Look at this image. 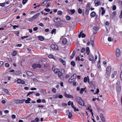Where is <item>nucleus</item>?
Returning <instances> with one entry per match:
<instances>
[{
  "label": "nucleus",
  "instance_id": "f257e3e1",
  "mask_svg": "<svg viewBox=\"0 0 122 122\" xmlns=\"http://www.w3.org/2000/svg\"><path fill=\"white\" fill-rule=\"evenodd\" d=\"M76 101L79 104L82 106H84V102L83 100L81 97H76Z\"/></svg>",
  "mask_w": 122,
  "mask_h": 122
},
{
  "label": "nucleus",
  "instance_id": "f03ea898",
  "mask_svg": "<svg viewBox=\"0 0 122 122\" xmlns=\"http://www.w3.org/2000/svg\"><path fill=\"white\" fill-rule=\"evenodd\" d=\"M121 53L120 51V49L118 48H117L116 51V56L117 57H119Z\"/></svg>",
  "mask_w": 122,
  "mask_h": 122
},
{
  "label": "nucleus",
  "instance_id": "7ed1b4c3",
  "mask_svg": "<svg viewBox=\"0 0 122 122\" xmlns=\"http://www.w3.org/2000/svg\"><path fill=\"white\" fill-rule=\"evenodd\" d=\"M111 67L110 66H108L106 68V73L107 75H110L111 71Z\"/></svg>",
  "mask_w": 122,
  "mask_h": 122
},
{
  "label": "nucleus",
  "instance_id": "20e7f679",
  "mask_svg": "<svg viewBox=\"0 0 122 122\" xmlns=\"http://www.w3.org/2000/svg\"><path fill=\"white\" fill-rule=\"evenodd\" d=\"M32 67L34 69H35L38 67L41 68V66L40 64L35 63L32 65Z\"/></svg>",
  "mask_w": 122,
  "mask_h": 122
},
{
  "label": "nucleus",
  "instance_id": "39448f33",
  "mask_svg": "<svg viewBox=\"0 0 122 122\" xmlns=\"http://www.w3.org/2000/svg\"><path fill=\"white\" fill-rule=\"evenodd\" d=\"M51 47L52 49L54 50H57L58 47L56 44H52L51 46Z\"/></svg>",
  "mask_w": 122,
  "mask_h": 122
},
{
  "label": "nucleus",
  "instance_id": "423d86ee",
  "mask_svg": "<svg viewBox=\"0 0 122 122\" xmlns=\"http://www.w3.org/2000/svg\"><path fill=\"white\" fill-rule=\"evenodd\" d=\"M95 38V36L92 37L91 38L90 40L91 43L92 44V46L93 47H94L95 45V44L94 43V40Z\"/></svg>",
  "mask_w": 122,
  "mask_h": 122
},
{
  "label": "nucleus",
  "instance_id": "0eeeda50",
  "mask_svg": "<svg viewBox=\"0 0 122 122\" xmlns=\"http://www.w3.org/2000/svg\"><path fill=\"white\" fill-rule=\"evenodd\" d=\"M17 82L19 84H24L25 82V81L20 79H18L17 80Z\"/></svg>",
  "mask_w": 122,
  "mask_h": 122
},
{
  "label": "nucleus",
  "instance_id": "6e6552de",
  "mask_svg": "<svg viewBox=\"0 0 122 122\" xmlns=\"http://www.w3.org/2000/svg\"><path fill=\"white\" fill-rule=\"evenodd\" d=\"M64 95L65 97H66L67 98H73V97L72 95L70 94H68L66 93H64Z\"/></svg>",
  "mask_w": 122,
  "mask_h": 122
},
{
  "label": "nucleus",
  "instance_id": "1a4fd4ad",
  "mask_svg": "<svg viewBox=\"0 0 122 122\" xmlns=\"http://www.w3.org/2000/svg\"><path fill=\"white\" fill-rule=\"evenodd\" d=\"M58 75L59 77L61 79H64V76L60 71H59L58 72Z\"/></svg>",
  "mask_w": 122,
  "mask_h": 122
},
{
  "label": "nucleus",
  "instance_id": "9d476101",
  "mask_svg": "<svg viewBox=\"0 0 122 122\" xmlns=\"http://www.w3.org/2000/svg\"><path fill=\"white\" fill-rule=\"evenodd\" d=\"M94 2L95 3V5L97 6L98 5L101 4V3L100 1H98V0H95L94 1Z\"/></svg>",
  "mask_w": 122,
  "mask_h": 122
},
{
  "label": "nucleus",
  "instance_id": "9b49d317",
  "mask_svg": "<svg viewBox=\"0 0 122 122\" xmlns=\"http://www.w3.org/2000/svg\"><path fill=\"white\" fill-rule=\"evenodd\" d=\"M75 80L74 79L70 77L68 80V82L69 83H71L74 81Z\"/></svg>",
  "mask_w": 122,
  "mask_h": 122
},
{
  "label": "nucleus",
  "instance_id": "f8f14e48",
  "mask_svg": "<svg viewBox=\"0 0 122 122\" xmlns=\"http://www.w3.org/2000/svg\"><path fill=\"white\" fill-rule=\"evenodd\" d=\"M88 57L89 60L90 61H92L93 59V56L91 54H90L89 55Z\"/></svg>",
  "mask_w": 122,
  "mask_h": 122
},
{
  "label": "nucleus",
  "instance_id": "ddd939ff",
  "mask_svg": "<svg viewBox=\"0 0 122 122\" xmlns=\"http://www.w3.org/2000/svg\"><path fill=\"white\" fill-rule=\"evenodd\" d=\"M38 38L39 40L41 41H43L44 40V37L42 36H38Z\"/></svg>",
  "mask_w": 122,
  "mask_h": 122
},
{
  "label": "nucleus",
  "instance_id": "4468645a",
  "mask_svg": "<svg viewBox=\"0 0 122 122\" xmlns=\"http://www.w3.org/2000/svg\"><path fill=\"white\" fill-rule=\"evenodd\" d=\"M96 15V13L94 12L93 11L91 13L90 15L91 17H94Z\"/></svg>",
  "mask_w": 122,
  "mask_h": 122
},
{
  "label": "nucleus",
  "instance_id": "2eb2a0df",
  "mask_svg": "<svg viewBox=\"0 0 122 122\" xmlns=\"http://www.w3.org/2000/svg\"><path fill=\"white\" fill-rule=\"evenodd\" d=\"M86 51L87 54V55H89V54L90 53V52L89 48V47H87L86 48Z\"/></svg>",
  "mask_w": 122,
  "mask_h": 122
},
{
  "label": "nucleus",
  "instance_id": "dca6fc26",
  "mask_svg": "<svg viewBox=\"0 0 122 122\" xmlns=\"http://www.w3.org/2000/svg\"><path fill=\"white\" fill-rule=\"evenodd\" d=\"M99 27L98 26H94L93 29L94 30H98Z\"/></svg>",
  "mask_w": 122,
  "mask_h": 122
},
{
  "label": "nucleus",
  "instance_id": "f3484780",
  "mask_svg": "<svg viewBox=\"0 0 122 122\" xmlns=\"http://www.w3.org/2000/svg\"><path fill=\"white\" fill-rule=\"evenodd\" d=\"M59 61L62 63L63 65H66V62L65 61H64L63 59H60Z\"/></svg>",
  "mask_w": 122,
  "mask_h": 122
},
{
  "label": "nucleus",
  "instance_id": "a211bd4d",
  "mask_svg": "<svg viewBox=\"0 0 122 122\" xmlns=\"http://www.w3.org/2000/svg\"><path fill=\"white\" fill-rule=\"evenodd\" d=\"M26 73L29 76H32L33 75V73L29 71H28Z\"/></svg>",
  "mask_w": 122,
  "mask_h": 122
},
{
  "label": "nucleus",
  "instance_id": "6ab92c4d",
  "mask_svg": "<svg viewBox=\"0 0 122 122\" xmlns=\"http://www.w3.org/2000/svg\"><path fill=\"white\" fill-rule=\"evenodd\" d=\"M40 14L39 13H38L36 14L35 15H34L33 16V18L35 20L36 19L37 17Z\"/></svg>",
  "mask_w": 122,
  "mask_h": 122
},
{
  "label": "nucleus",
  "instance_id": "aec40b11",
  "mask_svg": "<svg viewBox=\"0 0 122 122\" xmlns=\"http://www.w3.org/2000/svg\"><path fill=\"white\" fill-rule=\"evenodd\" d=\"M66 42H67L66 39L65 38H64L63 39V40H62V43L64 45H65V44H66Z\"/></svg>",
  "mask_w": 122,
  "mask_h": 122
},
{
  "label": "nucleus",
  "instance_id": "412c9836",
  "mask_svg": "<svg viewBox=\"0 0 122 122\" xmlns=\"http://www.w3.org/2000/svg\"><path fill=\"white\" fill-rule=\"evenodd\" d=\"M90 9L86 8L85 11V14L86 15H88V14Z\"/></svg>",
  "mask_w": 122,
  "mask_h": 122
},
{
  "label": "nucleus",
  "instance_id": "4be33fe9",
  "mask_svg": "<svg viewBox=\"0 0 122 122\" xmlns=\"http://www.w3.org/2000/svg\"><path fill=\"white\" fill-rule=\"evenodd\" d=\"M31 99L29 98H28L27 100L25 101V102L26 103H30V101L31 100Z\"/></svg>",
  "mask_w": 122,
  "mask_h": 122
},
{
  "label": "nucleus",
  "instance_id": "5701e85b",
  "mask_svg": "<svg viewBox=\"0 0 122 122\" xmlns=\"http://www.w3.org/2000/svg\"><path fill=\"white\" fill-rule=\"evenodd\" d=\"M76 76L77 75L76 74V73H74L71 77L75 80L76 78Z\"/></svg>",
  "mask_w": 122,
  "mask_h": 122
},
{
  "label": "nucleus",
  "instance_id": "b1692460",
  "mask_svg": "<svg viewBox=\"0 0 122 122\" xmlns=\"http://www.w3.org/2000/svg\"><path fill=\"white\" fill-rule=\"evenodd\" d=\"M104 9L103 7H102L101 8V9L102 10V13H101V14L102 15H104L105 12V11L104 10Z\"/></svg>",
  "mask_w": 122,
  "mask_h": 122
},
{
  "label": "nucleus",
  "instance_id": "393cba45",
  "mask_svg": "<svg viewBox=\"0 0 122 122\" xmlns=\"http://www.w3.org/2000/svg\"><path fill=\"white\" fill-rule=\"evenodd\" d=\"M61 19L59 18H57L55 20H54V21L56 23L60 21Z\"/></svg>",
  "mask_w": 122,
  "mask_h": 122
},
{
  "label": "nucleus",
  "instance_id": "a878e982",
  "mask_svg": "<svg viewBox=\"0 0 122 122\" xmlns=\"http://www.w3.org/2000/svg\"><path fill=\"white\" fill-rule=\"evenodd\" d=\"M89 84L90 85L91 87L93 88H94L95 87V86L94 85L93 83L92 82H90V83H89Z\"/></svg>",
  "mask_w": 122,
  "mask_h": 122
},
{
  "label": "nucleus",
  "instance_id": "bb28decb",
  "mask_svg": "<svg viewBox=\"0 0 122 122\" xmlns=\"http://www.w3.org/2000/svg\"><path fill=\"white\" fill-rule=\"evenodd\" d=\"M59 69L57 68L55 69L53 71L54 72L55 74H57L58 72Z\"/></svg>",
  "mask_w": 122,
  "mask_h": 122
},
{
  "label": "nucleus",
  "instance_id": "cd10ccee",
  "mask_svg": "<svg viewBox=\"0 0 122 122\" xmlns=\"http://www.w3.org/2000/svg\"><path fill=\"white\" fill-rule=\"evenodd\" d=\"M86 8H87L90 9V3L89 2L86 5Z\"/></svg>",
  "mask_w": 122,
  "mask_h": 122
},
{
  "label": "nucleus",
  "instance_id": "c85d7f7f",
  "mask_svg": "<svg viewBox=\"0 0 122 122\" xmlns=\"http://www.w3.org/2000/svg\"><path fill=\"white\" fill-rule=\"evenodd\" d=\"M116 12L114 11L113 12L112 14V18H113L114 17L116 13Z\"/></svg>",
  "mask_w": 122,
  "mask_h": 122
},
{
  "label": "nucleus",
  "instance_id": "c756f323",
  "mask_svg": "<svg viewBox=\"0 0 122 122\" xmlns=\"http://www.w3.org/2000/svg\"><path fill=\"white\" fill-rule=\"evenodd\" d=\"M2 91H4L6 93H9V91L8 90L5 89V88H4L3 89Z\"/></svg>",
  "mask_w": 122,
  "mask_h": 122
},
{
  "label": "nucleus",
  "instance_id": "7c9ffc66",
  "mask_svg": "<svg viewBox=\"0 0 122 122\" xmlns=\"http://www.w3.org/2000/svg\"><path fill=\"white\" fill-rule=\"evenodd\" d=\"M57 14L58 15H61L62 14V12L61 10H58L57 12Z\"/></svg>",
  "mask_w": 122,
  "mask_h": 122
},
{
  "label": "nucleus",
  "instance_id": "2f4dec72",
  "mask_svg": "<svg viewBox=\"0 0 122 122\" xmlns=\"http://www.w3.org/2000/svg\"><path fill=\"white\" fill-rule=\"evenodd\" d=\"M71 106L74 109V111L75 112V110H76V107L73 105V102H71Z\"/></svg>",
  "mask_w": 122,
  "mask_h": 122
},
{
  "label": "nucleus",
  "instance_id": "473e14b6",
  "mask_svg": "<svg viewBox=\"0 0 122 122\" xmlns=\"http://www.w3.org/2000/svg\"><path fill=\"white\" fill-rule=\"evenodd\" d=\"M63 74H65V71L64 69H62L61 71V72Z\"/></svg>",
  "mask_w": 122,
  "mask_h": 122
},
{
  "label": "nucleus",
  "instance_id": "72a5a7b5",
  "mask_svg": "<svg viewBox=\"0 0 122 122\" xmlns=\"http://www.w3.org/2000/svg\"><path fill=\"white\" fill-rule=\"evenodd\" d=\"M85 88H81V90L80 91V94H82L83 93V92L85 90Z\"/></svg>",
  "mask_w": 122,
  "mask_h": 122
},
{
  "label": "nucleus",
  "instance_id": "f704fd0d",
  "mask_svg": "<svg viewBox=\"0 0 122 122\" xmlns=\"http://www.w3.org/2000/svg\"><path fill=\"white\" fill-rule=\"evenodd\" d=\"M47 1L46 0H45L41 4V5H45L47 3Z\"/></svg>",
  "mask_w": 122,
  "mask_h": 122
},
{
  "label": "nucleus",
  "instance_id": "c9c22d12",
  "mask_svg": "<svg viewBox=\"0 0 122 122\" xmlns=\"http://www.w3.org/2000/svg\"><path fill=\"white\" fill-rule=\"evenodd\" d=\"M14 73L15 74L18 75L20 73V72L19 71H16L14 72Z\"/></svg>",
  "mask_w": 122,
  "mask_h": 122
},
{
  "label": "nucleus",
  "instance_id": "e433bc0d",
  "mask_svg": "<svg viewBox=\"0 0 122 122\" xmlns=\"http://www.w3.org/2000/svg\"><path fill=\"white\" fill-rule=\"evenodd\" d=\"M72 115L71 112H69L68 115L69 118H71L72 117Z\"/></svg>",
  "mask_w": 122,
  "mask_h": 122
},
{
  "label": "nucleus",
  "instance_id": "4c0bfd02",
  "mask_svg": "<svg viewBox=\"0 0 122 122\" xmlns=\"http://www.w3.org/2000/svg\"><path fill=\"white\" fill-rule=\"evenodd\" d=\"M50 66L48 64H46V65H44V66L45 68H48Z\"/></svg>",
  "mask_w": 122,
  "mask_h": 122
},
{
  "label": "nucleus",
  "instance_id": "58836bf2",
  "mask_svg": "<svg viewBox=\"0 0 122 122\" xmlns=\"http://www.w3.org/2000/svg\"><path fill=\"white\" fill-rule=\"evenodd\" d=\"M34 20H35L33 18V16L32 17L29 18L28 19L30 21H32Z\"/></svg>",
  "mask_w": 122,
  "mask_h": 122
},
{
  "label": "nucleus",
  "instance_id": "ea45409f",
  "mask_svg": "<svg viewBox=\"0 0 122 122\" xmlns=\"http://www.w3.org/2000/svg\"><path fill=\"white\" fill-rule=\"evenodd\" d=\"M48 57L49 58H52L53 59H55V58L53 57V56L52 55H50L48 56Z\"/></svg>",
  "mask_w": 122,
  "mask_h": 122
},
{
  "label": "nucleus",
  "instance_id": "a19ab883",
  "mask_svg": "<svg viewBox=\"0 0 122 122\" xmlns=\"http://www.w3.org/2000/svg\"><path fill=\"white\" fill-rule=\"evenodd\" d=\"M44 10L47 12H49L50 11V9L47 8H45L44 9Z\"/></svg>",
  "mask_w": 122,
  "mask_h": 122
},
{
  "label": "nucleus",
  "instance_id": "79ce46f5",
  "mask_svg": "<svg viewBox=\"0 0 122 122\" xmlns=\"http://www.w3.org/2000/svg\"><path fill=\"white\" fill-rule=\"evenodd\" d=\"M71 64L73 66H74L75 65V63L74 61H72L71 62Z\"/></svg>",
  "mask_w": 122,
  "mask_h": 122
},
{
  "label": "nucleus",
  "instance_id": "37998d69",
  "mask_svg": "<svg viewBox=\"0 0 122 122\" xmlns=\"http://www.w3.org/2000/svg\"><path fill=\"white\" fill-rule=\"evenodd\" d=\"M116 5H113L112 7V10H116Z\"/></svg>",
  "mask_w": 122,
  "mask_h": 122
},
{
  "label": "nucleus",
  "instance_id": "c03bdc74",
  "mask_svg": "<svg viewBox=\"0 0 122 122\" xmlns=\"http://www.w3.org/2000/svg\"><path fill=\"white\" fill-rule=\"evenodd\" d=\"M108 41H113V39L111 38V37H109L108 38Z\"/></svg>",
  "mask_w": 122,
  "mask_h": 122
},
{
  "label": "nucleus",
  "instance_id": "a18cd8bd",
  "mask_svg": "<svg viewBox=\"0 0 122 122\" xmlns=\"http://www.w3.org/2000/svg\"><path fill=\"white\" fill-rule=\"evenodd\" d=\"M66 19L67 20H69L71 19V17L70 16H66Z\"/></svg>",
  "mask_w": 122,
  "mask_h": 122
},
{
  "label": "nucleus",
  "instance_id": "49530a36",
  "mask_svg": "<svg viewBox=\"0 0 122 122\" xmlns=\"http://www.w3.org/2000/svg\"><path fill=\"white\" fill-rule=\"evenodd\" d=\"M78 12L79 14H81L82 12V10L80 8L78 10Z\"/></svg>",
  "mask_w": 122,
  "mask_h": 122
},
{
  "label": "nucleus",
  "instance_id": "de8ad7c7",
  "mask_svg": "<svg viewBox=\"0 0 122 122\" xmlns=\"http://www.w3.org/2000/svg\"><path fill=\"white\" fill-rule=\"evenodd\" d=\"M85 50V48L84 47H83L82 48L81 51V53H83L84 52Z\"/></svg>",
  "mask_w": 122,
  "mask_h": 122
},
{
  "label": "nucleus",
  "instance_id": "09e8293b",
  "mask_svg": "<svg viewBox=\"0 0 122 122\" xmlns=\"http://www.w3.org/2000/svg\"><path fill=\"white\" fill-rule=\"evenodd\" d=\"M87 81V77H85L84 79V82H86Z\"/></svg>",
  "mask_w": 122,
  "mask_h": 122
},
{
  "label": "nucleus",
  "instance_id": "8fccbe9b",
  "mask_svg": "<svg viewBox=\"0 0 122 122\" xmlns=\"http://www.w3.org/2000/svg\"><path fill=\"white\" fill-rule=\"evenodd\" d=\"M28 0H23L22 3L23 4H25L26 3Z\"/></svg>",
  "mask_w": 122,
  "mask_h": 122
},
{
  "label": "nucleus",
  "instance_id": "3c124183",
  "mask_svg": "<svg viewBox=\"0 0 122 122\" xmlns=\"http://www.w3.org/2000/svg\"><path fill=\"white\" fill-rule=\"evenodd\" d=\"M71 14H74L75 13V10L74 9H73V10H71Z\"/></svg>",
  "mask_w": 122,
  "mask_h": 122
},
{
  "label": "nucleus",
  "instance_id": "603ef678",
  "mask_svg": "<svg viewBox=\"0 0 122 122\" xmlns=\"http://www.w3.org/2000/svg\"><path fill=\"white\" fill-rule=\"evenodd\" d=\"M17 54V52L16 51H14L12 55L13 56H15Z\"/></svg>",
  "mask_w": 122,
  "mask_h": 122
},
{
  "label": "nucleus",
  "instance_id": "864d4df0",
  "mask_svg": "<svg viewBox=\"0 0 122 122\" xmlns=\"http://www.w3.org/2000/svg\"><path fill=\"white\" fill-rule=\"evenodd\" d=\"M5 5V3H0V5L2 7L4 6Z\"/></svg>",
  "mask_w": 122,
  "mask_h": 122
},
{
  "label": "nucleus",
  "instance_id": "5fc2aeb1",
  "mask_svg": "<svg viewBox=\"0 0 122 122\" xmlns=\"http://www.w3.org/2000/svg\"><path fill=\"white\" fill-rule=\"evenodd\" d=\"M119 17L120 19L122 18V10H121V14L119 16Z\"/></svg>",
  "mask_w": 122,
  "mask_h": 122
},
{
  "label": "nucleus",
  "instance_id": "6e6d98bb",
  "mask_svg": "<svg viewBox=\"0 0 122 122\" xmlns=\"http://www.w3.org/2000/svg\"><path fill=\"white\" fill-rule=\"evenodd\" d=\"M99 90L98 88H97V91L96 92V93H94V94H97L99 92Z\"/></svg>",
  "mask_w": 122,
  "mask_h": 122
},
{
  "label": "nucleus",
  "instance_id": "4d7b16f0",
  "mask_svg": "<svg viewBox=\"0 0 122 122\" xmlns=\"http://www.w3.org/2000/svg\"><path fill=\"white\" fill-rule=\"evenodd\" d=\"M35 120L36 122H38L39 121V119L38 117H36L35 118Z\"/></svg>",
  "mask_w": 122,
  "mask_h": 122
},
{
  "label": "nucleus",
  "instance_id": "13d9d810",
  "mask_svg": "<svg viewBox=\"0 0 122 122\" xmlns=\"http://www.w3.org/2000/svg\"><path fill=\"white\" fill-rule=\"evenodd\" d=\"M81 37L82 38H84L85 37L86 35L84 33H82L81 34Z\"/></svg>",
  "mask_w": 122,
  "mask_h": 122
},
{
  "label": "nucleus",
  "instance_id": "bf43d9fd",
  "mask_svg": "<svg viewBox=\"0 0 122 122\" xmlns=\"http://www.w3.org/2000/svg\"><path fill=\"white\" fill-rule=\"evenodd\" d=\"M117 74V71H114L112 74V76H113Z\"/></svg>",
  "mask_w": 122,
  "mask_h": 122
},
{
  "label": "nucleus",
  "instance_id": "052dcab7",
  "mask_svg": "<svg viewBox=\"0 0 122 122\" xmlns=\"http://www.w3.org/2000/svg\"><path fill=\"white\" fill-rule=\"evenodd\" d=\"M34 92H29L27 94V96L31 94H32Z\"/></svg>",
  "mask_w": 122,
  "mask_h": 122
},
{
  "label": "nucleus",
  "instance_id": "680f3d73",
  "mask_svg": "<svg viewBox=\"0 0 122 122\" xmlns=\"http://www.w3.org/2000/svg\"><path fill=\"white\" fill-rule=\"evenodd\" d=\"M4 62L3 61H0V67H1L3 65Z\"/></svg>",
  "mask_w": 122,
  "mask_h": 122
},
{
  "label": "nucleus",
  "instance_id": "e2e57ef3",
  "mask_svg": "<svg viewBox=\"0 0 122 122\" xmlns=\"http://www.w3.org/2000/svg\"><path fill=\"white\" fill-rule=\"evenodd\" d=\"M9 66V64L8 63H6L5 65V66L7 67H8Z\"/></svg>",
  "mask_w": 122,
  "mask_h": 122
},
{
  "label": "nucleus",
  "instance_id": "0e129e2a",
  "mask_svg": "<svg viewBox=\"0 0 122 122\" xmlns=\"http://www.w3.org/2000/svg\"><path fill=\"white\" fill-rule=\"evenodd\" d=\"M52 91L53 92H54L55 93L56 92V90L55 88H53L52 89Z\"/></svg>",
  "mask_w": 122,
  "mask_h": 122
},
{
  "label": "nucleus",
  "instance_id": "69168bd1",
  "mask_svg": "<svg viewBox=\"0 0 122 122\" xmlns=\"http://www.w3.org/2000/svg\"><path fill=\"white\" fill-rule=\"evenodd\" d=\"M19 32L18 31H17L15 32V34L17 36H18Z\"/></svg>",
  "mask_w": 122,
  "mask_h": 122
},
{
  "label": "nucleus",
  "instance_id": "338daca9",
  "mask_svg": "<svg viewBox=\"0 0 122 122\" xmlns=\"http://www.w3.org/2000/svg\"><path fill=\"white\" fill-rule=\"evenodd\" d=\"M36 102L38 103H40L41 102V99H38L37 100Z\"/></svg>",
  "mask_w": 122,
  "mask_h": 122
},
{
  "label": "nucleus",
  "instance_id": "774afa93",
  "mask_svg": "<svg viewBox=\"0 0 122 122\" xmlns=\"http://www.w3.org/2000/svg\"><path fill=\"white\" fill-rule=\"evenodd\" d=\"M20 100H16L15 101V102L16 103H19Z\"/></svg>",
  "mask_w": 122,
  "mask_h": 122
}]
</instances>
